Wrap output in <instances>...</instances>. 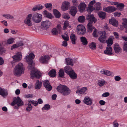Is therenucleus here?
I'll use <instances>...</instances> for the list:
<instances>
[{
    "label": "nucleus",
    "mask_w": 127,
    "mask_h": 127,
    "mask_svg": "<svg viewBox=\"0 0 127 127\" xmlns=\"http://www.w3.org/2000/svg\"><path fill=\"white\" fill-rule=\"evenodd\" d=\"M114 79L115 81H118L121 80V78L119 76H116L115 77Z\"/></svg>",
    "instance_id": "nucleus-63"
},
{
    "label": "nucleus",
    "mask_w": 127,
    "mask_h": 127,
    "mask_svg": "<svg viewBox=\"0 0 127 127\" xmlns=\"http://www.w3.org/2000/svg\"><path fill=\"white\" fill-rule=\"evenodd\" d=\"M112 48L110 46H108L104 51V53L107 55H111L112 54Z\"/></svg>",
    "instance_id": "nucleus-24"
},
{
    "label": "nucleus",
    "mask_w": 127,
    "mask_h": 127,
    "mask_svg": "<svg viewBox=\"0 0 127 127\" xmlns=\"http://www.w3.org/2000/svg\"><path fill=\"white\" fill-rule=\"evenodd\" d=\"M52 34L54 35H56L58 34V31L56 28L53 29L52 30Z\"/></svg>",
    "instance_id": "nucleus-55"
},
{
    "label": "nucleus",
    "mask_w": 127,
    "mask_h": 127,
    "mask_svg": "<svg viewBox=\"0 0 127 127\" xmlns=\"http://www.w3.org/2000/svg\"><path fill=\"white\" fill-rule=\"evenodd\" d=\"M90 48L92 50H95L96 49V45L95 43L94 42H92L89 44Z\"/></svg>",
    "instance_id": "nucleus-38"
},
{
    "label": "nucleus",
    "mask_w": 127,
    "mask_h": 127,
    "mask_svg": "<svg viewBox=\"0 0 127 127\" xmlns=\"http://www.w3.org/2000/svg\"><path fill=\"white\" fill-rule=\"evenodd\" d=\"M35 55L32 53H31L29 55L27 56L25 58V59L28 63L33 62L32 60L34 58Z\"/></svg>",
    "instance_id": "nucleus-13"
},
{
    "label": "nucleus",
    "mask_w": 127,
    "mask_h": 127,
    "mask_svg": "<svg viewBox=\"0 0 127 127\" xmlns=\"http://www.w3.org/2000/svg\"><path fill=\"white\" fill-rule=\"evenodd\" d=\"M8 95V93L6 90L0 87V95L5 97Z\"/></svg>",
    "instance_id": "nucleus-19"
},
{
    "label": "nucleus",
    "mask_w": 127,
    "mask_h": 127,
    "mask_svg": "<svg viewBox=\"0 0 127 127\" xmlns=\"http://www.w3.org/2000/svg\"><path fill=\"white\" fill-rule=\"evenodd\" d=\"M63 38L65 40L68 41L69 40V37L67 33H65L64 35H62Z\"/></svg>",
    "instance_id": "nucleus-48"
},
{
    "label": "nucleus",
    "mask_w": 127,
    "mask_h": 127,
    "mask_svg": "<svg viewBox=\"0 0 127 127\" xmlns=\"http://www.w3.org/2000/svg\"><path fill=\"white\" fill-rule=\"evenodd\" d=\"M76 8L75 6H72L71 7L70 11V14L73 16H75L77 11Z\"/></svg>",
    "instance_id": "nucleus-26"
},
{
    "label": "nucleus",
    "mask_w": 127,
    "mask_h": 127,
    "mask_svg": "<svg viewBox=\"0 0 127 127\" xmlns=\"http://www.w3.org/2000/svg\"><path fill=\"white\" fill-rule=\"evenodd\" d=\"M4 63V61L2 58L0 57V65L3 64Z\"/></svg>",
    "instance_id": "nucleus-64"
},
{
    "label": "nucleus",
    "mask_w": 127,
    "mask_h": 127,
    "mask_svg": "<svg viewBox=\"0 0 127 127\" xmlns=\"http://www.w3.org/2000/svg\"><path fill=\"white\" fill-rule=\"evenodd\" d=\"M86 19L89 20V22H91V23H92L93 22L95 23L97 21L96 19L94 17V15L90 13L87 14Z\"/></svg>",
    "instance_id": "nucleus-14"
},
{
    "label": "nucleus",
    "mask_w": 127,
    "mask_h": 127,
    "mask_svg": "<svg viewBox=\"0 0 127 127\" xmlns=\"http://www.w3.org/2000/svg\"><path fill=\"white\" fill-rule=\"evenodd\" d=\"M70 38L72 44H75L76 43V41L77 40V37L73 33H72L70 36Z\"/></svg>",
    "instance_id": "nucleus-29"
},
{
    "label": "nucleus",
    "mask_w": 127,
    "mask_h": 127,
    "mask_svg": "<svg viewBox=\"0 0 127 127\" xmlns=\"http://www.w3.org/2000/svg\"><path fill=\"white\" fill-rule=\"evenodd\" d=\"M42 85V83L38 80H37L35 83L34 88L37 90H39L41 88Z\"/></svg>",
    "instance_id": "nucleus-28"
},
{
    "label": "nucleus",
    "mask_w": 127,
    "mask_h": 127,
    "mask_svg": "<svg viewBox=\"0 0 127 127\" xmlns=\"http://www.w3.org/2000/svg\"><path fill=\"white\" fill-rule=\"evenodd\" d=\"M64 25L63 27V29L64 30L66 29L67 28H68L69 27H70L69 22L67 21H66L64 22Z\"/></svg>",
    "instance_id": "nucleus-40"
},
{
    "label": "nucleus",
    "mask_w": 127,
    "mask_h": 127,
    "mask_svg": "<svg viewBox=\"0 0 127 127\" xmlns=\"http://www.w3.org/2000/svg\"><path fill=\"white\" fill-rule=\"evenodd\" d=\"M106 13L102 11H100L98 13L99 17L102 19H104L106 15Z\"/></svg>",
    "instance_id": "nucleus-35"
},
{
    "label": "nucleus",
    "mask_w": 127,
    "mask_h": 127,
    "mask_svg": "<svg viewBox=\"0 0 127 127\" xmlns=\"http://www.w3.org/2000/svg\"><path fill=\"white\" fill-rule=\"evenodd\" d=\"M123 48L124 51H127V42H125Z\"/></svg>",
    "instance_id": "nucleus-57"
},
{
    "label": "nucleus",
    "mask_w": 127,
    "mask_h": 127,
    "mask_svg": "<svg viewBox=\"0 0 127 127\" xmlns=\"http://www.w3.org/2000/svg\"><path fill=\"white\" fill-rule=\"evenodd\" d=\"M2 16L8 19H12L14 18L12 16L9 14H3Z\"/></svg>",
    "instance_id": "nucleus-47"
},
{
    "label": "nucleus",
    "mask_w": 127,
    "mask_h": 127,
    "mask_svg": "<svg viewBox=\"0 0 127 127\" xmlns=\"http://www.w3.org/2000/svg\"><path fill=\"white\" fill-rule=\"evenodd\" d=\"M49 75L52 77H55L56 76V70L53 69L51 70L48 73Z\"/></svg>",
    "instance_id": "nucleus-32"
},
{
    "label": "nucleus",
    "mask_w": 127,
    "mask_h": 127,
    "mask_svg": "<svg viewBox=\"0 0 127 127\" xmlns=\"http://www.w3.org/2000/svg\"><path fill=\"white\" fill-rule=\"evenodd\" d=\"M103 10L109 13L114 12L117 10V8L113 6H109L107 7H103Z\"/></svg>",
    "instance_id": "nucleus-9"
},
{
    "label": "nucleus",
    "mask_w": 127,
    "mask_h": 127,
    "mask_svg": "<svg viewBox=\"0 0 127 127\" xmlns=\"http://www.w3.org/2000/svg\"><path fill=\"white\" fill-rule=\"evenodd\" d=\"M84 103L89 105H91L92 104V99L88 96L85 97L83 100Z\"/></svg>",
    "instance_id": "nucleus-15"
},
{
    "label": "nucleus",
    "mask_w": 127,
    "mask_h": 127,
    "mask_svg": "<svg viewBox=\"0 0 127 127\" xmlns=\"http://www.w3.org/2000/svg\"><path fill=\"white\" fill-rule=\"evenodd\" d=\"M70 6V4L69 2L64 1L62 3L61 6V9L63 11H65L68 9L69 7Z\"/></svg>",
    "instance_id": "nucleus-16"
},
{
    "label": "nucleus",
    "mask_w": 127,
    "mask_h": 127,
    "mask_svg": "<svg viewBox=\"0 0 127 127\" xmlns=\"http://www.w3.org/2000/svg\"><path fill=\"white\" fill-rule=\"evenodd\" d=\"M49 55H45L41 56L39 58L40 62L42 64H46L47 63L49 59Z\"/></svg>",
    "instance_id": "nucleus-10"
},
{
    "label": "nucleus",
    "mask_w": 127,
    "mask_h": 127,
    "mask_svg": "<svg viewBox=\"0 0 127 127\" xmlns=\"http://www.w3.org/2000/svg\"><path fill=\"white\" fill-rule=\"evenodd\" d=\"M100 73L102 74L108 76H110L112 74L111 72L108 70L104 69H102L100 71Z\"/></svg>",
    "instance_id": "nucleus-31"
},
{
    "label": "nucleus",
    "mask_w": 127,
    "mask_h": 127,
    "mask_svg": "<svg viewBox=\"0 0 127 127\" xmlns=\"http://www.w3.org/2000/svg\"><path fill=\"white\" fill-rule=\"evenodd\" d=\"M50 108V105L48 104L45 105L42 108V110L43 111L48 110Z\"/></svg>",
    "instance_id": "nucleus-44"
},
{
    "label": "nucleus",
    "mask_w": 127,
    "mask_h": 127,
    "mask_svg": "<svg viewBox=\"0 0 127 127\" xmlns=\"http://www.w3.org/2000/svg\"><path fill=\"white\" fill-rule=\"evenodd\" d=\"M59 76L61 77H63L64 75V70L63 69H61L59 71Z\"/></svg>",
    "instance_id": "nucleus-51"
},
{
    "label": "nucleus",
    "mask_w": 127,
    "mask_h": 127,
    "mask_svg": "<svg viewBox=\"0 0 127 127\" xmlns=\"http://www.w3.org/2000/svg\"><path fill=\"white\" fill-rule=\"evenodd\" d=\"M110 95V93L109 92H105L103 94L102 96V97H107L109 96Z\"/></svg>",
    "instance_id": "nucleus-59"
},
{
    "label": "nucleus",
    "mask_w": 127,
    "mask_h": 127,
    "mask_svg": "<svg viewBox=\"0 0 127 127\" xmlns=\"http://www.w3.org/2000/svg\"><path fill=\"white\" fill-rule=\"evenodd\" d=\"M67 41L64 40L62 42V45L63 46H64V47H66L67 46Z\"/></svg>",
    "instance_id": "nucleus-60"
},
{
    "label": "nucleus",
    "mask_w": 127,
    "mask_h": 127,
    "mask_svg": "<svg viewBox=\"0 0 127 127\" xmlns=\"http://www.w3.org/2000/svg\"><path fill=\"white\" fill-rule=\"evenodd\" d=\"M94 8L92 5H89L88 7L87 8V11L89 12H92Z\"/></svg>",
    "instance_id": "nucleus-50"
},
{
    "label": "nucleus",
    "mask_w": 127,
    "mask_h": 127,
    "mask_svg": "<svg viewBox=\"0 0 127 127\" xmlns=\"http://www.w3.org/2000/svg\"><path fill=\"white\" fill-rule=\"evenodd\" d=\"M68 75L72 79H75L77 78V75L73 70H72V71H71Z\"/></svg>",
    "instance_id": "nucleus-27"
},
{
    "label": "nucleus",
    "mask_w": 127,
    "mask_h": 127,
    "mask_svg": "<svg viewBox=\"0 0 127 127\" xmlns=\"http://www.w3.org/2000/svg\"><path fill=\"white\" fill-rule=\"evenodd\" d=\"M24 69L23 64L19 63L14 67L13 71L14 75L16 76H20L24 73Z\"/></svg>",
    "instance_id": "nucleus-2"
},
{
    "label": "nucleus",
    "mask_w": 127,
    "mask_h": 127,
    "mask_svg": "<svg viewBox=\"0 0 127 127\" xmlns=\"http://www.w3.org/2000/svg\"><path fill=\"white\" fill-rule=\"evenodd\" d=\"M86 5L84 2L80 3L79 5V10L81 12H82L85 10Z\"/></svg>",
    "instance_id": "nucleus-23"
},
{
    "label": "nucleus",
    "mask_w": 127,
    "mask_h": 127,
    "mask_svg": "<svg viewBox=\"0 0 127 127\" xmlns=\"http://www.w3.org/2000/svg\"><path fill=\"white\" fill-rule=\"evenodd\" d=\"M124 4L122 3H118L117 5V7H121L122 8H124Z\"/></svg>",
    "instance_id": "nucleus-58"
},
{
    "label": "nucleus",
    "mask_w": 127,
    "mask_h": 127,
    "mask_svg": "<svg viewBox=\"0 0 127 127\" xmlns=\"http://www.w3.org/2000/svg\"><path fill=\"white\" fill-rule=\"evenodd\" d=\"M42 19V15L37 13H34L32 17V21L36 23L40 22L41 21Z\"/></svg>",
    "instance_id": "nucleus-5"
},
{
    "label": "nucleus",
    "mask_w": 127,
    "mask_h": 127,
    "mask_svg": "<svg viewBox=\"0 0 127 127\" xmlns=\"http://www.w3.org/2000/svg\"><path fill=\"white\" fill-rule=\"evenodd\" d=\"M101 3L99 2L97 3L95 5V8L97 10H100L101 8Z\"/></svg>",
    "instance_id": "nucleus-39"
},
{
    "label": "nucleus",
    "mask_w": 127,
    "mask_h": 127,
    "mask_svg": "<svg viewBox=\"0 0 127 127\" xmlns=\"http://www.w3.org/2000/svg\"><path fill=\"white\" fill-rule=\"evenodd\" d=\"M32 15L31 14H28L26 19L24 20V23L29 26H31L32 25Z\"/></svg>",
    "instance_id": "nucleus-8"
},
{
    "label": "nucleus",
    "mask_w": 127,
    "mask_h": 127,
    "mask_svg": "<svg viewBox=\"0 0 127 127\" xmlns=\"http://www.w3.org/2000/svg\"><path fill=\"white\" fill-rule=\"evenodd\" d=\"M106 42L107 45L109 46L113 44V40L111 38H110L106 40Z\"/></svg>",
    "instance_id": "nucleus-43"
},
{
    "label": "nucleus",
    "mask_w": 127,
    "mask_h": 127,
    "mask_svg": "<svg viewBox=\"0 0 127 127\" xmlns=\"http://www.w3.org/2000/svg\"><path fill=\"white\" fill-rule=\"evenodd\" d=\"M109 23L115 27H117L118 25V21L114 18H112L109 21Z\"/></svg>",
    "instance_id": "nucleus-25"
},
{
    "label": "nucleus",
    "mask_w": 127,
    "mask_h": 127,
    "mask_svg": "<svg viewBox=\"0 0 127 127\" xmlns=\"http://www.w3.org/2000/svg\"><path fill=\"white\" fill-rule=\"evenodd\" d=\"M114 48L115 52L116 53H120L122 50L121 48L117 43H116L114 44Z\"/></svg>",
    "instance_id": "nucleus-20"
},
{
    "label": "nucleus",
    "mask_w": 127,
    "mask_h": 127,
    "mask_svg": "<svg viewBox=\"0 0 127 127\" xmlns=\"http://www.w3.org/2000/svg\"><path fill=\"white\" fill-rule=\"evenodd\" d=\"M36 6L37 9L39 11L42 9L44 8L43 6H42L41 4L36 5Z\"/></svg>",
    "instance_id": "nucleus-56"
},
{
    "label": "nucleus",
    "mask_w": 127,
    "mask_h": 127,
    "mask_svg": "<svg viewBox=\"0 0 127 127\" xmlns=\"http://www.w3.org/2000/svg\"><path fill=\"white\" fill-rule=\"evenodd\" d=\"M54 14L56 18H59L61 16V14L56 9L53 10Z\"/></svg>",
    "instance_id": "nucleus-36"
},
{
    "label": "nucleus",
    "mask_w": 127,
    "mask_h": 127,
    "mask_svg": "<svg viewBox=\"0 0 127 127\" xmlns=\"http://www.w3.org/2000/svg\"><path fill=\"white\" fill-rule=\"evenodd\" d=\"M86 29L84 26L83 25L80 24L77 27V32L80 35H83L86 32Z\"/></svg>",
    "instance_id": "nucleus-7"
},
{
    "label": "nucleus",
    "mask_w": 127,
    "mask_h": 127,
    "mask_svg": "<svg viewBox=\"0 0 127 127\" xmlns=\"http://www.w3.org/2000/svg\"><path fill=\"white\" fill-rule=\"evenodd\" d=\"M66 61V64L67 65H69L72 66H73V64L75 63V61L74 59L73 60L72 59L68 58H66L65 59Z\"/></svg>",
    "instance_id": "nucleus-22"
},
{
    "label": "nucleus",
    "mask_w": 127,
    "mask_h": 127,
    "mask_svg": "<svg viewBox=\"0 0 127 127\" xmlns=\"http://www.w3.org/2000/svg\"><path fill=\"white\" fill-rule=\"evenodd\" d=\"M3 24L4 26H7L8 25L6 21L5 20H3L1 22Z\"/></svg>",
    "instance_id": "nucleus-62"
},
{
    "label": "nucleus",
    "mask_w": 127,
    "mask_h": 127,
    "mask_svg": "<svg viewBox=\"0 0 127 127\" xmlns=\"http://www.w3.org/2000/svg\"><path fill=\"white\" fill-rule=\"evenodd\" d=\"M12 58L15 62H19L21 60L22 55L21 52H17L15 55L12 56Z\"/></svg>",
    "instance_id": "nucleus-12"
},
{
    "label": "nucleus",
    "mask_w": 127,
    "mask_h": 127,
    "mask_svg": "<svg viewBox=\"0 0 127 127\" xmlns=\"http://www.w3.org/2000/svg\"><path fill=\"white\" fill-rule=\"evenodd\" d=\"M28 101L29 103H32L35 106H36L37 105L38 102L36 101L29 100H28Z\"/></svg>",
    "instance_id": "nucleus-46"
},
{
    "label": "nucleus",
    "mask_w": 127,
    "mask_h": 127,
    "mask_svg": "<svg viewBox=\"0 0 127 127\" xmlns=\"http://www.w3.org/2000/svg\"><path fill=\"white\" fill-rule=\"evenodd\" d=\"M93 35L95 37H97L98 36V35L97 33V30L95 29L93 33Z\"/></svg>",
    "instance_id": "nucleus-53"
},
{
    "label": "nucleus",
    "mask_w": 127,
    "mask_h": 127,
    "mask_svg": "<svg viewBox=\"0 0 127 127\" xmlns=\"http://www.w3.org/2000/svg\"><path fill=\"white\" fill-rule=\"evenodd\" d=\"M106 83V82L103 79L99 80L98 81L97 84L99 86L101 87L103 86Z\"/></svg>",
    "instance_id": "nucleus-37"
},
{
    "label": "nucleus",
    "mask_w": 127,
    "mask_h": 127,
    "mask_svg": "<svg viewBox=\"0 0 127 127\" xmlns=\"http://www.w3.org/2000/svg\"><path fill=\"white\" fill-rule=\"evenodd\" d=\"M29 64L28 68L29 70L31 71V77L32 79L35 77L39 78L41 75V73L38 71L35 70L34 66L35 65V63L33 62L28 63Z\"/></svg>",
    "instance_id": "nucleus-1"
},
{
    "label": "nucleus",
    "mask_w": 127,
    "mask_h": 127,
    "mask_svg": "<svg viewBox=\"0 0 127 127\" xmlns=\"http://www.w3.org/2000/svg\"><path fill=\"white\" fill-rule=\"evenodd\" d=\"M78 20L79 22L80 23L84 22L85 20V17L83 16L79 17L78 19Z\"/></svg>",
    "instance_id": "nucleus-45"
},
{
    "label": "nucleus",
    "mask_w": 127,
    "mask_h": 127,
    "mask_svg": "<svg viewBox=\"0 0 127 127\" xmlns=\"http://www.w3.org/2000/svg\"><path fill=\"white\" fill-rule=\"evenodd\" d=\"M99 33L100 36L98 38V40L101 43H105L106 38V32L104 31H100L99 32Z\"/></svg>",
    "instance_id": "nucleus-6"
},
{
    "label": "nucleus",
    "mask_w": 127,
    "mask_h": 127,
    "mask_svg": "<svg viewBox=\"0 0 127 127\" xmlns=\"http://www.w3.org/2000/svg\"><path fill=\"white\" fill-rule=\"evenodd\" d=\"M82 44L84 45H86L87 44L88 41L86 38L84 37H81L80 38Z\"/></svg>",
    "instance_id": "nucleus-34"
},
{
    "label": "nucleus",
    "mask_w": 127,
    "mask_h": 127,
    "mask_svg": "<svg viewBox=\"0 0 127 127\" xmlns=\"http://www.w3.org/2000/svg\"><path fill=\"white\" fill-rule=\"evenodd\" d=\"M44 6L49 10H51L52 9V5L51 3H47L45 4Z\"/></svg>",
    "instance_id": "nucleus-41"
},
{
    "label": "nucleus",
    "mask_w": 127,
    "mask_h": 127,
    "mask_svg": "<svg viewBox=\"0 0 127 127\" xmlns=\"http://www.w3.org/2000/svg\"><path fill=\"white\" fill-rule=\"evenodd\" d=\"M32 108L31 104L29 103L27 105L26 111L27 112H29L32 110Z\"/></svg>",
    "instance_id": "nucleus-42"
},
{
    "label": "nucleus",
    "mask_w": 127,
    "mask_h": 127,
    "mask_svg": "<svg viewBox=\"0 0 127 127\" xmlns=\"http://www.w3.org/2000/svg\"><path fill=\"white\" fill-rule=\"evenodd\" d=\"M64 70L65 72L68 74L71 71H72V70H73L72 68L68 66H67L65 67Z\"/></svg>",
    "instance_id": "nucleus-33"
},
{
    "label": "nucleus",
    "mask_w": 127,
    "mask_h": 127,
    "mask_svg": "<svg viewBox=\"0 0 127 127\" xmlns=\"http://www.w3.org/2000/svg\"><path fill=\"white\" fill-rule=\"evenodd\" d=\"M87 90V88L86 87H83L81 89L78 90L76 91V93L78 95H81L83 94H86L85 93Z\"/></svg>",
    "instance_id": "nucleus-17"
},
{
    "label": "nucleus",
    "mask_w": 127,
    "mask_h": 127,
    "mask_svg": "<svg viewBox=\"0 0 127 127\" xmlns=\"http://www.w3.org/2000/svg\"><path fill=\"white\" fill-rule=\"evenodd\" d=\"M41 25L42 27L45 29H47L50 27L51 25V22L48 20H46L41 22Z\"/></svg>",
    "instance_id": "nucleus-11"
},
{
    "label": "nucleus",
    "mask_w": 127,
    "mask_h": 127,
    "mask_svg": "<svg viewBox=\"0 0 127 127\" xmlns=\"http://www.w3.org/2000/svg\"><path fill=\"white\" fill-rule=\"evenodd\" d=\"M92 23L91 22H89L87 25V27L88 29V31L89 32H91L94 29L95 30V28L93 27L92 25Z\"/></svg>",
    "instance_id": "nucleus-30"
},
{
    "label": "nucleus",
    "mask_w": 127,
    "mask_h": 127,
    "mask_svg": "<svg viewBox=\"0 0 127 127\" xmlns=\"http://www.w3.org/2000/svg\"><path fill=\"white\" fill-rule=\"evenodd\" d=\"M57 91L62 95L66 96L70 93V90L66 86L62 85H59L57 87Z\"/></svg>",
    "instance_id": "nucleus-3"
},
{
    "label": "nucleus",
    "mask_w": 127,
    "mask_h": 127,
    "mask_svg": "<svg viewBox=\"0 0 127 127\" xmlns=\"http://www.w3.org/2000/svg\"><path fill=\"white\" fill-rule=\"evenodd\" d=\"M43 84L44 86L47 90L50 91L52 89V87L50 84L49 81L48 80L44 81Z\"/></svg>",
    "instance_id": "nucleus-18"
},
{
    "label": "nucleus",
    "mask_w": 127,
    "mask_h": 127,
    "mask_svg": "<svg viewBox=\"0 0 127 127\" xmlns=\"http://www.w3.org/2000/svg\"><path fill=\"white\" fill-rule=\"evenodd\" d=\"M13 101L11 103V105L13 106L15 104H17L16 106L14 107V108L18 109L20 106L23 105V102L19 96L17 97H14L13 99Z\"/></svg>",
    "instance_id": "nucleus-4"
},
{
    "label": "nucleus",
    "mask_w": 127,
    "mask_h": 127,
    "mask_svg": "<svg viewBox=\"0 0 127 127\" xmlns=\"http://www.w3.org/2000/svg\"><path fill=\"white\" fill-rule=\"evenodd\" d=\"M115 16L119 17L121 15V13L119 12H116L114 13Z\"/></svg>",
    "instance_id": "nucleus-61"
},
{
    "label": "nucleus",
    "mask_w": 127,
    "mask_h": 127,
    "mask_svg": "<svg viewBox=\"0 0 127 127\" xmlns=\"http://www.w3.org/2000/svg\"><path fill=\"white\" fill-rule=\"evenodd\" d=\"M15 40V39L11 37L8 39L7 40V43L10 44L12 43Z\"/></svg>",
    "instance_id": "nucleus-49"
},
{
    "label": "nucleus",
    "mask_w": 127,
    "mask_h": 127,
    "mask_svg": "<svg viewBox=\"0 0 127 127\" xmlns=\"http://www.w3.org/2000/svg\"><path fill=\"white\" fill-rule=\"evenodd\" d=\"M62 17L64 19L67 20H68L70 18L69 15L68 13H66L62 15Z\"/></svg>",
    "instance_id": "nucleus-52"
},
{
    "label": "nucleus",
    "mask_w": 127,
    "mask_h": 127,
    "mask_svg": "<svg viewBox=\"0 0 127 127\" xmlns=\"http://www.w3.org/2000/svg\"><path fill=\"white\" fill-rule=\"evenodd\" d=\"M117 120H115L113 123V125L114 127H118L119 124L117 122Z\"/></svg>",
    "instance_id": "nucleus-54"
},
{
    "label": "nucleus",
    "mask_w": 127,
    "mask_h": 127,
    "mask_svg": "<svg viewBox=\"0 0 127 127\" xmlns=\"http://www.w3.org/2000/svg\"><path fill=\"white\" fill-rule=\"evenodd\" d=\"M42 14L45 17L48 18L49 19H51L53 18V15L46 10H44Z\"/></svg>",
    "instance_id": "nucleus-21"
}]
</instances>
